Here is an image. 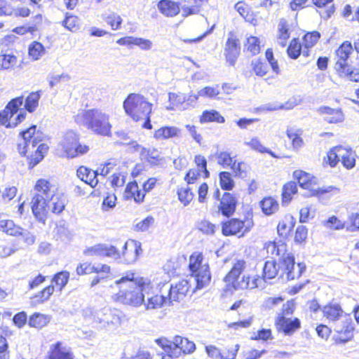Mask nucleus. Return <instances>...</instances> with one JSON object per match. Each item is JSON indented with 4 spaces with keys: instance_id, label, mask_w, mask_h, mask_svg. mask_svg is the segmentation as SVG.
<instances>
[{
    "instance_id": "1",
    "label": "nucleus",
    "mask_w": 359,
    "mask_h": 359,
    "mask_svg": "<svg viewBox=\"0 0 359 359\" xmlns=\"http://www.w3.org/2000/svg\"><path fill=\"white\" fill-rule=\"evenodd\" d=\"M141 253V243L133 239L125 243L121 252L116 246L106 243L96 244L83 251L85 255L102 256L114 260L123 257L124 262L128 264L135 262Z\"/></svg>"
},
{
    "instance_id": "2",
    "label": "nucleus",
    "mask_w": 359,
    "mask_h": 359,
    "mask_svg": "<svg viewBox=\"0 0 359 359\" xmlns=\"http://www.w3.org/2000/svg\"><path fill=\"white\" fill-rule=\"evenodd\" d=\"M36 125H32L26 130H22L19 134L17 149L21 156H26L28 152L32 155L36 153V156L31 159L29 165L33 168L37 165L43 158L44 154L48 150V147L44 143H41L37 149H34L39 143L43 141L44 135L39 130H36Z\"/></svg>"
},
{
    "instance_id": "3",
    "label": "nucleus",
    "mask_w": 359,
    "mask_h": 359,
    "mask_svg": "<svg viewBox=\"0 0 359 359\" xmlns=\"http://www.w3.org/2000/svg\"><path fill=\"white\" fill-rule=\"evenodd\" d=\"M75 121L97 135H111L109 116L100 109H84L75 116Z\"/></svg>"
},
{
    "instance_id": "4",
    "label": "nucleus",
    "mask_w": 359,
    "mask_h": 359,
    "mask_svg": "<svg viewBox=\"0 0 359 359\" xmlns=\"http://www.w3.org/2000/svg\"><path fill=\"white\" fill-rule=\"evenodd\" d=\"M323 316L330 321L336 323L334 330L339 333V339L346 343L353 337L354 327L352 323V318L350 314H344L340 304L330 302L322 309Z\"/></svg>"
},
{
    "instance_id": "5",
    "label": "nucleus",
    "mask_w": 359,
    "mask_h": 359,
    "mask_svg": "<svg viewBox=\"0 0 359 359\" xmlns=\"http://www.w3.org/2000/svg\"><path fill=\"white\" fill-rule=\"evenodd\" d=\"M130 276H126L116 280V284L126 285V288L120 286V291L116 294V301L123 304L133 306H139L144 302V292L148 286L143 282L142 279L136 282L133 280V273Z\"/></svg>"
},
{
    "instance_id": "6",
    "label": "nucleus",
    "mask_w": 359,
    "mask_h": 359,
    "mask_svg": "<svg viewBox=\"0 0 359 359\" xmlns=\"http://www.w3.org/2000/svg\"><path fill=\"white\" fill-rule=\"evenodd\" d=\"M245 267V262L244 260H238L233 265L231 270L223 279L224 282L226 283L225 290H238L247 288L252 289L259 286L258 282L262 280L259 277L254 278L251 283L250 282V276H243L241 280H238Z\"/></svg>"
},
{
    "instance_id": "7",
    "label": "nucleus",
    "mask_w": 359,
    "mask_h": 359,
    "mask_svg": "<svg viewBox=\"0 0 359 359\" xmlns=\"http://www.w3.org/2000/svg\"><path fill=\"white\" fill-rule=\"evenodd\" d=\"M123 106L126 113L135 121L150 115L152 110L151 103L147 101L143 95L135 93H131L126 97Z\"/></svg>"
},
{
    "instance_id": "8",
    "label": "nucleus",
    "mask_w": 359,
    "mask_h": 359,
    "mask_svg": "<svg viewBox=\"0 0 359 359\" xmlns=\"http://www.w3.org/2000/svg\"><path fill=\"white\" fill-rule=\"evenodd\" d=\"M203 257L201 255L196 257L191 255L189 264L190 274L194 278L196 288L201 290L207 286L211 280L208 264L202 265Z\"/></svg>"
},
{
    "instance_id": "9",
    "label": "nucleus",
    "mask_w": 359,
    "mask_h": 359,
    "mask_svg": "<svg viewBox=\"0 0 359 359\" xmlns=\"http://www.w3.org/2000/svg\"><path fill=\"white\" fill-rule=\"evenodd\" d=\"M253 226V219L249 215L245 216L243 219L231 218L222 223V232L226 236H238L241 238L250 232Z\"/></svg>"
},
{
    "instance_id": "10",
    "label": "nucleus",
    "mask_w": 359,
    "mask_h": 359,
    "mask_svg": "<svg viewBox=\"0 0 359 359\" xmlns=\"http://www.w3.org/2000/svg\"><path fill=\"white\" fill-rule=\"evenodd\" d=\"M60 145L68 158H75L86 154L88 146L79 143V135L73 130L67 131L63 136Z\"/></svg>"
},
{
    "instance_id": "11",
    "label": "nucleus",
    "mask_w": 359,
    "mask_h": 359,
    "mask_svg": "<svg viewBox=\"0 0 359 359\" xmlns=\"http://www.w3.org/2000/svg\"><path fill=\"white\" fill-rule=\"evenodd\" d=\"M280 268L286 274L287 280H292L299 278L306 271V266L304 262H299L295 270V258L293 254L287 253L280 259Z\"/></svg>"
},
{
    "instance_id": "12",
    "label": "nucleus",
    "mask_w": 359,
    "mask_h": 359,
    "mask_svg": "<svg viewBox=\"0 0 359 359\" xmlns=\"http://www.w3.org/2000/svg\"><path fill=\"white\" fill-rule=\"evenodd\" d=\"M123 313L116 309L103 308L96 311L94 321L102 325V327H118L121 325Z\"/></svg>"
},
{
    "instance_id": "13",
    "label": "nucleus",
    "mask_w": 359,
    "mask_h": 359,
    "mask_svg": "<svg viewBox=\"0 0 359 359\" xmlns=\"http://www.w3.org/2000/svg\"><path fill=\"white\" fill-rule=\"evenodd\" d=\"M294 177L297 180L299 186L304 189H309L311 192L312 196H320L325 193L330 192L336 188L332 186L327 187L314 189L313 187L315 178L311 177L309 173L302 170H295L293 172Z\"/></svg>"
},
{
    "instance_id": "14",
    "label": "nucleus",
    "mask_w": 359,
    "mask_h": 359,
    "mask_svg": "<svg viewBox=\"0 0 359 359\" xmlns=\"http://www.w3.org/2000/svg\"><path fill=\"white\" fill-rule=\"evenodd\" d=\"M0 231L15 237L20 236L28 245H32L35 242V236L29 231L16 225L13 220L0 221Z\"/></svg>"
},
{
    "instance_id": "15",
    "label": "nucleus",
    "mask_w": 359,
    "mask_h": 359,
    "mask_svg": "<svg viewBox=\"0 0 359 359\" xmlns=\"http://www.w3.org/2000/svg\"><path fill=\"white\" fill-rule=\"evenodd\" d=\"M31 208L35 219L45 224L48 213V199L40 194H35L31 201Z\"/></svg>"
},
{
    "instance_id": "16",
    "label": "nucleus",
    "mask_w": 359,
    "mask_h": 359,
    "mask_svg": "<svg viewBox=\"0 0 359 359\" xmlns=\"http://www.w3.org/2000/svg\"><path fill=\"white\" fill-rule=\"evenodd\" d=\"M277 329L285 335L290 336L301 327V321L298 318L291 319L283 315H278L275 321Z\"/></svg>"
},
{
    "instance_id": "17",
    "label": "nucleus",
    "mask_w": 359,
    "mask_h": 359,
    "mask_svg": "<svg viewBox=\"0 0 359 359\" xmlns=\"http://www.w3.org/2000/svg\"><path fill=\"white\" fill-rule=\"evenodd\" d=\"M228 37L224 47V55L226 62L231 66H234L241 52V44L239 39L233 36Z\"/></svg>"
},
{
    "instance_id": "18",
    "label": "nucleus",
    "mask_w": 359,
    "mask_h": 359,
    "mask_svg": "<svg viewBox=\"0 0 359 359\" xmlns=\"http://www.w3.org/2000/svg\"><path fill=\"white\" fill-rule=\"evenodd\" d=\"M237 200L229 192H224L218 205V212L223 216L229 218L236 211Z\"/></svg>"
},
{
    "instance_id": "19",
    "label": "nucleus",
    "mask_w": 359,
    "mask_h": 359,
    "mask_svg": "<svg viewBox=\"0 0 359 359\" xmlns=\"http://www.w3.org/2000/svg\"><path fill=\"white\" fill-rule=\"evenodd\" d=\"M352 50V43L348 41L343 42L336 50V54L339 57L335 65V68L337 71L343 70L345 72V67H346L348 65L346 62Z\"/></svg>"
},
{
    "instance_id": "20",
    "label": "nucleus",
    "mask_w": 359,
    "mask_h": 359,
    "mask_svg": "<svg viewBox=\"0 0 359 359\" xmlns=\"http://www.w3.org/2000/svg\"><path fill=\"white\" fill-rule=\"evenodd\" d=\"M317 111L321 115H325L324 121L330 123H339L344 121V114L341 109H333L327 106H321Z\"/></svg>"
},
{
    "instance_id": "21",
    "label": "nucleus",
    "mask_w": 359,
    "mask_h": 359,
    "mask_svg": "<svg viewBox=\"0 0 359 359\" xmlns=\"http://www.w3.org/2000/svg\"><path fill=\"white\" fill-rule=\"evenodd\" d=\"M76 175L79 179L92 188L95 187L98 183V170L94 171L86 166H80L77 169Z\"/></svg>"
},
{
    "instance_id": "22",
    "label": "nucleus",
    "mask_w": 359,
    "mask_h": 359,
    "mask_svg": "<svg viewBox=\"0 0 359 359\" xmlns=\"http://www.w3.org/2000/svg\"><path fill=\"white\" fill-rule=\"evenodd\" d=\"M189 291V283L186 280L179 281L175 285H171L168 292L169 301L179 302Z\"/></svg>"
},
{
    "instance_id": "23",
    "label": "nucleus",
    "mask_w": 359,
    "mask_h": 359,
    "mask_svg": "<svg viewBox=\"0 0 359 359\" xmlns=\"http://www.w3.org/2000/svg\"><path fill=\"white\" fill-rule=\"evenodd\" d=\"M157 7L159 11L167 17L176 16L180 12L179 3L171 0H160Z\"/></svg>"
},
{
    "instance_id": "24",
    "label": "nucleus",
    "mask_w": 359,
    "mask_h": 359,
    "mask_svg": "<svg viewBox=\"0 0 359 359\" xmlns=\"http://www.w3.org/2000/svg\"><path fill=\"white\" fill-rule=\"evenodd\" d=\"M68 200L63 194H55L51 198L48 200L49 210L54 214H60L65 208Z\"/></svg>"
},
{
    "instance_id": "25",
    "label": "nucleus",
    "mask_w": 359,
    "mask_h": 359,
    "mask_svg": "<svg viewBox=\"0 0 359 359\" xmlns=\"http://www.w3.org/2000/svg\"><path fill=\"white\" fill-rule=\"evenodd\" d=\"M49 359H73L72 353L67 350H65L62 346V342L57 341L55 344L50 346L48 353Z\"/></svg>"
},
{
    "instance_id": "26",
    "label": "nucleus",
    "mask_w": 359,
    "mask_h": 359,
    "mask_svg": "<svg viewBox=\"0 0 359 359\" xmlns=\"http://www.w3.org/2000/svg\"><path fill=\"white\" fill-rule=\"evenodd\" d=\"M34 189L36 191V194H40L48 200L55 194L50 183L44 179H39L37 180Z\"/></svg>"
},
{
    "instance_id": "27",
    "label": "nucleus",
    "mask_w": 359,
    "mask_h": 359,
    "mask_svg": "<svg viewBox=\"0 0 359 359\" xmlns=\"http://www.w3.org/2000/svg\"><path fill=\"white\" fill-rule=\"evenodd\" d=\"M278 43L285 47L287 44V41L290 38V34L289 32V25L285 19L281 18L278 25Z\"/></svg>"
},
{
    "instance_id": "28",
    "label": "nucleus",
    "mask_w": 359,
    "mask_h": 359,
    "mask_svg": "<svg viewBox=\"0 0 359 359\" xmlns=\"http://www.w3.org/2000/svg\"><path fill=\"white\" fill-rule=\"evenodd\" d=\"M200 122L201 123L209 122L223 123L225 122V118L217 110H205L203 111L201 116H200Z\"/></svg>"
},
{
    "instance_id": "29",
    "label": "nucleus",
    "mask_w": 359,
    "mask_h": 359,
    "mask_svg": "<svg viewBox=\"0 0 359 359\" xmlns=\"http://www.w3.org/2000/svg\"><path fill=\"white\" fill-rule=\"evenodd\" d=\"M180 130L174 126H163L156 130L154 137L156 140H165L178 135Z\"/></svg>"
},
{
    "instance_id": "30",
    "label": "nucleus",
    "mask_w": 359,
    "mask_h": 359,
    "mask_svg": "<svg viewBox=\"0 0 359 359\" xmlns=\"http://www.w3.org/2000/svg\"><path fill=\"white\" fill-rule=\"evenodd\" d=\"M280 264L278 265L275 260L266 261L263 267V278L264 280L274 278L280 269Z\"/></svg>"
},
{
    "instance_id": "31",
    "label": "nucleus",
    "mask_w": 359,
    "mask_h": 359,
    "mask_svg": "<svg viewBox=\"0 0 359 359\" xmlns=\"http://www.w3.org/2000/svg\"><path fill=\"white\" fill-rule=\"evenodd\" d=\"M50 321V318L40 313H34L28 320V325L32 327L41 328L46 326Z\"/></svg>"
},
{
    "instance_id": "32",
    "label": "nucleus",
    "mask_w": 359,
    "mask_h": 359,
    "mask_svg": "<svg viewBox=\"0 0 359 359\" xmlns=\"http://www.w3.org/2000/svg\"><path fill=\"white\" fill-rule=\"evenodd\" d=\"M260 207L266 215H271L278 210V203L274 198L266 197L260 201Z\"/></svg>"
},
{
    "instance_id": "33",
    "label": "nucleus",
    "mask_w": 359,
    "mask_h": 359,
    "mask_svg": "<svg viewBox=\"0 0 359 359\" xmlns=\"http://www.w3.org/2000/svg\"><path fill=\"white\" fill-rule=\"evenodd\" d=\"M297 192V186L296 182H290L286 183L283 187L282 203L283 205H287L292 200V196Z\"/></svg>"
},
{
    "instance_id": "34",
    "label": "nucleus",
    "mask_w": 359,
    "mask_h": 359,
    "mask_svg": "<svg viewBox=\"0 0 359 359\" xmlns=\"http://www.w3.org/2000/svg\"><path fill=\"white\" fill-rule=\"evenodd\" d=\"M265 248L268 254L276 256H280L282 258L284 255H287L286 252V245L283 243H278L275 241L269 242L266 244Z\"/></svg>"
},
{
    "instance_id": "35",
    "label": "nucleus",
    "mask_w": 359,
    "mask_h": 359,
    "mask_svg": "<svg viewBox=\"0 0 359 359\" xmlns=\"http://www.w3.org/2000/svg\"><path fill=\"white\" fill-rule=\"evenodd\" d=\"M41 97L39 91L32 92L25 100V109L29 113L34 112L39 105Z\"/></svg>"
},
{
    "instance_id": "36",
    "label": "nucleus",
    "mask_w": 359,
    "mask_h": 359,
    "mask_svg": "<svg viewBox=\"0 0 359 359\" xmlns=\"http://www.w3.org/2000/svg\"><path fill=\"white\" fill-rule=\"evenodd\" d=\"M215 157L217 160V163L224 168L228 167L231 168L234 162L236 161L235 156H231V153L228 151H217Z\"/></svg>"
},
{
    "instance_id": "37",
    "label": "nucleus",
    "mask_w": 359,
    "mask_h": 359,
    "mask_svg": "<svg viewBox=\"0 0 359 359\" xmlns=\"http://www.w3.org/2000/svg\"><path fill=\"white\" fill-rule=\"evenodd\" d=\"M55 290L53 285H48L34 295L32 299L35 304H40L48 301Z\"/></svg>"
},
{
    "instance_id": "38",
    "label": "nucleus",
    "mask_w": 359,
    "mask_h": 359,
    "mask_svg": "<svg viewBox=\"0 0 359 359\" xmlns=\"http://www.w3.org/2000/svg\"><path fill=\"white\" fill-rule=\"evenodd\" d=\"M231 170L234 174V177L240 179H245L248 176L250 167L243 161L234 162L231 168Z\"/></svg>"
},
{
    "instance_id": "39",
    "label": "nucleus",
    "mask_w": 359,
    "mask_h": 359,
    "mask_svg": "<svg viewBox=\"0 0 359 359\" xmlns=\"http://www.w3.org/2000/svg\"><path fill=\"white\" fill-rule=\"evenodd\" d=\"M251 66L255 74L259 76H264L269 70L268 64L264 58L252 60Z\"/></svg>"
},
{
    "instance_id": "40",
    "label": "nucleus",
    "mask_w": 359,
    "mask_h": 359,
    "mask_svg": "<svg viewBox=\"0 0 359 359\" xmlns=\"http://www.w3.org/2000/svg\"><path fill=\"white\" fill-rule=\"evenodd\" d=\"M221 188L225 191L232 190L235 186L231 174L227 171H221L219 173Z\"/></svg>"
},
{
    "instance_id": "41",
    "label": "nucleus",
    "mask_w": 359,
    "mask_h": 359,
    "mask_svg": "<svg viewBox=\"0 0 359 359\" xmlns=\"http://www.w3.org/2000/svg\"><path fill=\"white\" fill-rule=\"evenodd\" d=\"M24 102V97L19 96L11 100L6 104L4 110L8 112V114L11 118L15 114L18 112L20 107Z\"/></svg>"
},
{
    "instance_id": "42",
    "label": "nucleus",
    "mask_w": 359,
    "mask_h": 359,
    "mask_svg": "<svg viewBox=\"0 0 359 359\" xmlns=\"http://www.w3.org/2000/svg\"><path fill=\"white\" fill-rule=\"evenodd\" d=\"M168 302L166 297L163 295H154L147 299V303H144L147 309H155L161 308Z\"/></svg>"
},
{
    "instance_id": "43",
    "label": "nucleus",
    "mask_w": 359,
    "mask_h": 359,
    "mask_svg": "<svg viewBox=\"0 0 359 359\" xmlns=\"http://www.w3.org/2000/svg\"><path fill=\"white\" fill-rule=\"evenodd\" d=\"M301 53L302 46L299 40L297 38H294L287 48V53L291 59L296 60L299 57Z\"/></svg>"
},
{
    "instance_id": "44",
    "label": "nucleus",
    "mask_w": 359,
    "mask_h": 359,
    "mask_svg": "<svg viewBox=\"0 0 359 359\" xmlns=\"http://www.w3.org/2000/svg\"><path fill=\"white\" fill-rule=\"evenodd\" d=\"M45 48L43 44L38 41L32 42L29 46V55L34 60H39L45 53Z\"/></svg>"
},
{
    "instance_id": "45",
    "label": "nucleus",
    "mask_w": 359,
    "mask_h": 359,
    "mask_svg": "<svg viewBox=\"0 0 359 359\" xmlns=\"http://www.w3.org/2000/svg\"><path fill=\"white\" fill-rule=\"evenodd\" d=\"M69 278V273L67 271H62L54 275L52 283H55L56 286L59 287V290L62 291L67 284Z\"/></svg>"
},
{
    "instance_id": "46",
    "label": "nucleus",
    "mask_w": 359,
    "mask_h": 359,
    "mask_svg": "<svg viewBox=\"0 0 359 359\" xmlns=\"http://www.w3.org/2000/svg\"><path fill=\"white\" fill-rule=\"evenodd\" d=\"M145 151H147V161L150 165H156L162 161V158L160 156V152L156 149L146 150L145 148H142L141 154H143Z\"/></svg>"
},
{
    "instance_id": "47",
    "label": "nucleus",
    "mask_w": 359,
    "mask_h": 359,
    "mask_svg": "<svg viewBox=\"0 0 359 359\" xmlns=\"http://www.w3.org/2000/svg\"><path fill=\"white\" fill-rule=\"evenodd\" d=\"M247 50L255 55L260 52L259 39L256 36H250L247 39V43L245 44Z\"/></svg>"
},
{
    "instance_id": "48",
    "label": "nucleus",
    "mask_w": 359,
    "mask_h": 359,
    "mask_svg": "<svg viewBox=\"0 0 359 359\" xmlns=\"http://www.w3.org/2000/svg\"><path fill=\"white\" fill-rule=\"evenodd\" d=\"M178 198L180 201L187 206L189 204L194 198V194L189 187L181 188L177 191Z\"/></svg>"
},
{
    "instance_id": "49",
    "label": "nucleus",
    "mask_w": 359,
    "mask_h": 359,
    "mask_svg": "<svg viewBox=\"0 0 359 359\" xmlns=\"http://www.w3.org/2000/svg\"><path fill=\"white\" fill-rule=\"evenodd\" d=\"M62 25L71 32H75L79 29V18L73 15L67 14L62 21Z\"/></svg>"
},
{
    "instance_id": "50",
    "label": "nucleus",
    "mask_w": 359,
    "mask_h": 359,
    "mask_svg": "<svg viewBox=\"0 0 359 359\" xmlns=\"http://www.w3.org/2000/svg\"><path fill=\"white\" fill-rule=\"evenodd\" d=\"M320 37V34L317 31L306 33L303 36L305 48L309 49V48L313 47L318 42Z\"/></svg>"
},
{
    "instance_id": "51",
    "label": "nucleus",
    "mask_w": 359,
    "mask_h": 359,
    "mask_svg": "<svg viewBox=\"0 0 359 359\" xmlns=\"http://www.w3.org/2000/svg\"><path fill=\"white\" fill-rule=\"evenodd\" d=\"M323 224L327 228L334 230L343 229L345 227V224L340 221L334 215H332V217H330L327 220L323 221Z\"/></svg>"
},
{
    "instance_id": "52",
    "label": "nucleus",
    "mask_w": 359,
    "mask_h": 359,
    "mask_svg": "<svg viewBox=\"0 0 359 359\" xmlns=\"http://www.w3.org/2000/svg\"><path fill=\"white\" fill-rule=\"evenodd\" d=\"M17 57L11 54L0 55V69H8L14 66L16 63Z\"/></svg>"
},
{
    "instance_id": "53",
    "label": "nucleus",
    "mask_w": 359,
    "mask_h": 359,
    "mask_svg": "<svg viewBox=\"0 0 359 359\" xmlns=\"http://www.w3.org/2000/svg\"><path fill=\"white\" fill-rule=\"evenodd\" d=\"M183 353L181 346H175L172 344L169 348H167V351L165 355H162V359H172L177 358Z\"/></svg>"
},
{
    "instance_id": "54",
    "label": "nucleus",
    "mask_w": 359,
    "mask_h": 359,
    "mask_svg": "<svg viewBox=\"0 0 359 359\" xmlns=\"http://www.w3.org/2000/svg\"><path fill=\"white\" fill-rule=\"evenodd\" d=\"M95 270H96L95 266L92 265L90 263L88 262L79 264L76 269V273L79 276L90 274L94 273L93 271Z\"/></svg>"
},
{
    "instance_id": "55",
    "label": "nucleus",
    "mask_w": 359,
    "mask_h": 359,
    "mask_svg": "<svg viewBox=\"0 0 359 359\" xmlns=\"http://www.w3.org/2000/svg\"><path fill=\"white\" fill-rule=\"evenodd\" d=\"M13 322L18 328L23 327L27 322V315L25 311L17 313L13 317Z\"/></svg>"
},
{
    "instance_id": "56",
    "label": "nucleus",
    "mask_w": 359,
    "mask_h": 359,
    "mask_svg": "<svg viewBox=\"0 0 359 359\" xmlns=\"http://www.w3.org/2000/svg\"><path fill=\"white\" fill-rule=\"evenodd\" d=\"M198 229L204 233L214 234L215 231V226L208 220H202L198 224Z\"/></svg>"
},
{
    "instance_id": "57",
    "label": "nucleus",
    "mask_w": 359,
    "mask_h": 359,
    "mask_svg": "<svg viewBox=\"0 0 359 359\" xmlns=\"http://www.w3.org/2000/svg\"><path fill=\"white\" fill-rule=\"evenodd\" d=\"M154 222V218L152 216H147L141 222L136 224L135 230L138 231H146Z\"/></svg>"
},
{
    "instance_id": "58",
    "label": "nucleus",
    "mask_w": 359,
    "mask_h": 359,
    "mask_svg": "<svg viewBox=\"0 0 359 359\" xmlns=\"http://www.w3.org/2000/svg\"><path fill=\"white\" fill-rule=\"evenodd\" d=\"M133 46H137L142 50H149L152 47V42L149 39L133 36Z\"/></svg>"
},
{
    "instance_id": "59",
    "label": "nucleus",
    "mask_w": 359,
    "mask_h": 359,
    "mask_svg": "<svg viewBox=\"0 0 359 359\" xmlns=\"http://www.w3.org/2000/svg\"><path fill=\"white\" fill-rule=\"evenodd\" d=\"M308 229L305 226H299L295 232L294 241L298 243L304 242L307 238Z\"/></svg>"
},
{
    "instance_id": "60",
    "label": "nucleus",
    "mask_w": 359,
    "mask_h": 359,
    "mask_svg": "<svg viewBox=\"0 0 359 359\" xmlns=\"http://www.w3.org/2000/svg\"><path fill=\"white\" fill-rule=\"evenodd\" d=\"M239 348L240 346L236 344L233 347L222 350L221 359H235Z\"/></svg>"
},
{
    "instance_id": "61",
    "label": "nucleus",
    "mask_w": 359,
    "mask_h": 359,
    "mask_svg": "<svg viewBox=\"0 0 359 359\" xmlns=\"http://www.w3.org/2000/svg\"><path fill=\"white\" fill-rule=\"evenodd\" d=\"M341 72L345 74L348 79L354 82H359V69L350 68L348 66L345 67V72L340 70Z\"/></svg>"
},
{
    "instance_id": "62",
    "label": "nucleus",
    "mask_w": 359,
    "mask_h": 359,
    "mask_svg": "<svg viewBox=\"0 0 359 359\" xmlns=\"http://www.w3.org/2000/svg\"><path fill=\"white\" fill-rule=\"evenodd\" d=\"M205 352L212 359H221L222 351L214 345L206 346Z\"/></svg>"
},
{
    "instance_id": "63",
    "label": "nucleus",
    "mask_w": 359,
    "mask_h": 359,
    "mask_svg": "<svg viewBox=\"0 0 359 359\" xmlns=\"http://www.w3.org/2000/svg\"><path fill=\"white\" fill-rule=\"evenodd\" d=\"M57 233L60 238L63 241H68L72 239V233L65 225H60L57 226Z\"/></svg>"
},
{
    "instance_id": "64",
    "label": "nucleus",
    "mask_w": 359,
    "mask_h": 359,
    "mask_svg": "<svg viewBox=\"0 0 359 359\" xmlns=\"http://www.w3.org/2000/svg\"><path fill=\"white\" fill-rule=\"evenodd\" d=\"M138 184L136 181L129 182L125 189V198L126 199H131L134 196V194L137 191Z\"/></svg>"
}]
</instances>
